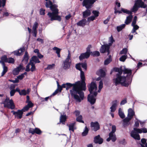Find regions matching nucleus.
Here are the masks:
<instances>
[{
    "instance_id": "f257e3e1",
    "label": "nucleus",
    "mask_w": 147,
    "mask_h": 147,
    "mask_svg": "<svg viewBox=\"0 0 147 147\" xmlns=\"http://www.w3.org/2000/svg\"><path fill=\"white\" fill-rule=\"evenodd\" d=\"M114 71L117 72L113 82L116 86L119 84L126 87L128 86L131 82L133 75L132 70L125 67L122 70L121 68H115Z\"/></svg>"
},
{
    "instance_id": "f03ea898",
    "label": "nucleus",
    "mask_w": 147,
    "mask_h": 147,
    "mask_svg": "<svg viewBox=\"0 0 147 147\" xmlns=\"http://www.w3.org/2000/svg\"><path fill=\"white\" fill-rule=\"evenodd\" d=\"M66 90L73 87L70 90V93L77 102H80L83 99L84 94L82 90L85 91L86 90L85 82L83 83L82 81L81 82L78 81L73 84L66 83Z\"/></svg>"
},
{
    "instance_id": "7ed1b4c3",
    "label": "nucleus",
    "mask_w": 147,
    "mask_h": 147,
    "mask_svg": "<svg viewBox=\"0 0 147 147\" xmlns=\"http://www.w3.org/2000/svg\"><path fill=\"white\" fill-rule=\"evenodd\" d=\"M46 2L45 6L47 7L50 8L53 11L52 13L49 12L47 15L51 19V21L54 20H58L60 22L61 20V18L58 15V9L54 7V5H53L52 3L50 0H45Z\"/></svg>"
},
{
    "instance_id": "20e7f679",
    "label": "nucleus",
    "mask_w": 147,
    "mask_h": 147,
    "mask_svg": "<svg viewBox=\"0 0 147 147\" xmlns=\"http://www.w3.org/2000/svg\"><path fill=\"white\" fill-rule=\"evenodd\" d=\"M97 88L96 83L92 82L88 86V89L90 94L88 95V100L91 105L94 104L95 102L96 99L95 98L97 95L96 91Z\"/></svg>"
},
{
    "instance_id": "39448f33",
    "label": "nucleus",
    "mask_w": 147,
    "mask_h": 147,
    "mask_svg": "<svg viewBox=\"0 0 147 147\" xmlns=\"http://www.w3.org/2000/svg\"><path fill=\"white\" fill-rule=\"evenodd\" d=\"M142 132L144 133H147L146 128L144 127L140 129L134 128V130L131 131L130 135L134 139L139 140L140 138V135L138 134H141Z\"/></svg>"
},
{
    "instance_id": "423d86ee",
    "label": "nucleus",
    "mask_w": 147,
    "mask_h": 147,
    "mask_svg": "<svg viewBox=\"0 0 147 147\" xmlns=\"http://www.w3.org/2000/svg\"><path fill=\"white\" fill-rule=\"evenodd\" d=\"M127 117L123 120V125L124 127L127 125L129 121L132 119L135 115V112L131 109L130 108L128 110Z\"/></svg>"
},
{
    "instance_id": "0eeeda50",
    "label": "nucleus",
    "mask_w": 147,
    "mask_h": 147,
    "mask_svg": "<svg viewBox=\"0 0 147 147\" xmlns=\"http://www.w3.org/2000/svg\"><path fill=\"white\" fill-rule=\"evenodd\" d=\"M71 55L70 51H68V53L66 59L63 61V67L64 69H68L71 64Z\"/></svg>"
},
{
    "instance_id": "6e6552de",
    "label": "nucleus",
    "mask_w": 147,
    "mask_h": 147,
    "mask_svg": "<svg viewBox=\"0 0 147 147\" xmlns=\"http://www.w3.org/2000/svg\"><path fill=\"white\" fill-rule=\"evenodd\" d=\"M2 103L4 105V107H7L11 109H14L15 106L12 99H10L9 97H7L5 100Z\"/></svg>"
},
{
    "instance_id": "1a4fd4ad",
    "label": "nucleus",
    "mask_w": 147,
    "mask_h": 147,
    "mask_svg": "<svg viewBox=\"0 0 147 147\" xmlns=\"http://www.w3.org/2000/svg\"><path fill=\"white\" fill-rule=\"evenodd\" d=\"M137 5H138L140 7L143 8H145L146 7V5L142 1V0H137L136 1L135 5L131 9V12H136L137 11L138 7Z\"/></svg>"
},
{
    "instance_id": "9d476101",
    "label": "nucleus",
    "mask_w": 147,
    "mask_h": 147,
    "mask_svg": "<svg viewBox=\"0 0 147 147\" xmlns=\"http://www.w3.org/2000/svg\"><path fill=\"white\" fill-rule=\"evenodd\" d=\"M110 46L108 44L102 45L100 49V52L102 53L107 52V55H108L110 53Z\"/></svg>"
},
{
    "instance_id": "9b49d317",
    "label": "nucleus",
    "mask_w": 147,
    "mask_h": 147,
    "mask_svg": "<svg viewBox=\"0 0 147 147\" xmlns=\"http://www.w3.org/2000/svg\"><path fill=\"white\" fill-rule=\"evenodd\" d=\"M76 68L77 69L79 70L80 71V77L81 81H83V83L85 82V78L84 72L82 70L80 67V65L79 64H77L76 65Z\"/></svg>"
},
{
    "instance_id": "f8f14e48",
    "label": "nucleus",
    "mask_w": 147,
    "mask_h": 147,
    "mask_svg": "<svg viewBox=\"0 0 147 147\" xmlns=\"http://www.w3.org/2000/svg\"><path fill=\"white\" fill-rule=\"evenodd\" d=\"M11 112L13 113V115H14L16 118L21 119L22 117L23 112L21 110H18L16 112L12 111Z\"/></svg>"
},
{
    "instance_id": "ddd939ff",
    "label": "nucleus",
    "mask_w": 147,
    "mask_h": 147,
    "mask_svg": "<svg viewBox=\"0 0 147 147\" xmlns=\"http://www.w3.org/2000/svg\"><path fill=\"white\" fill-rule=\"evenodd\" d=\"M82 1L83 0H80ZM83 6H85L86 8H90L91 7V3L90 0H84L82 3Z\"/></svg>"
},
{
    "instance_id": "4468645a",
    "label": "nucleus",
    "mask_w": 147,
    "mask_h": 147,
    "mask_svg": "<svg viewBox=\"0 0 147 147\" xmlns=\"http://www.w3.org/2000/svg\"><path fill=\"white\" fill-rule=\"evenodd\" d=\"M91 127L93 128V130L96 131L100 129V126L98 122L96 121L94 122H92L90 123Z\"/></svg>"
},
{
    "instance_id": "2eb2a0df",
    "label": "nucleus",
    "mask_w": 147,
    "mask_h": 147,
    "mask_svg": "<svg viewBox=\"0 0 147 147\" xmlns=\"http://www.w3.org/2000/svg\"><path fill=\"white\" fill-rule=\"evenodd\" d=\"M67 125L69 127V130L70 132L72 131L74 132V130L77 129L76 123L75 122L70 123L69 124H67Z\"/></svg>"
},
{
    "instance_id": "dca6fc26",
    "label": "nucleus",
    "mask_w": 147,
    "mask_h": 147,
    "mask_svg": "<svg viewBox=\"0 0 147 147\" xmlns=\"http://www.w3.org/2000/svg\"><path fill=\"white\" fill-rule=\"evenodd\" d=\"M103 139L100 137V135L96 136L94 138V142L96 144H102L103 142Z\"/></svg>"
},
{
    "instance_id": "f3484780",
    "label": "nucleus",
    "mask_w": 147,
    "mask_h": 147,
    "mask_svg": "<svg viewBox=\"0 0 147 147\" xmlns=\"http://www.w3.org/2000/svg\"><path fill=\"white\" fill-rule=\"evenodd\" d=\"M90 53L86 52L84 53L81 54L79 58L80 60H82L84 59H87L88 58L90 55Z\"/></svg>"
},
{
    "instance_id": "a211bd4d",
    "label": "nucleus",
    "mask_w": 147,
    "mask_h": 147,
    "mask_svg": "<svg viewBox=\"0 0 147 147\" xmlns=\"http://www.w3.org/2000/svg\"><path fill=\"white\" fill-rule=\"evenodd\" d=\"M117 106V100H115L112 102V105L110 108L111 109V112H114L116 109V107Z\"/></svg>"
},
{
    "instance_id": "6ab92c4d",
    "label": "nucleus",
    "mask_w": 147,
    "mask_h": 147,
    "mask_svg": "<svg viewBox=\"0 0 147 147\" xmlns=\"http://www.w3.org/2000/svg\"><path fill=\"white\" fill-rule=\"evenodd\" d=\"M86 22V20L85 19H83L77 22L76 24L78 26L84 27L85 25Z\"/></svg>"
},
{
    "instance_id": "aec40b11",
    "label": "nucleus",
    "mask_w": 147,
    "mask_h": 147,
    "mask_svg": "<svg viewBox=\"0 0 147 147\" xmlns=\"http://www.w3.org/2000/svg\"><path fill=\"white\" fill-rule=\"evenodd\" d=\"M87 9L83 13V17L84 18H86L91 14V10L88 9L89 8Z\"/></svg>"
},
{
    "instance_id": "412c9836",
    "label": "nucleus",
    "mask_w": 147,
    "mask_h": 147,
    "mask_svg": "<svg viewBox=\"0 0 147 147\" xmlns=\"http://www.w3.org/2000/svg\"><path fill=\"white\" fill-rule=\"evenodd\" d=\"M25 48H20L18 51H16L14 52V54L17 56H20L22 54V53L24 52Z\"/></svg>"
},
{
    "instance_id": "4be33fe9",
    "label": "nucleus",
    "mask_w": 147,
    "mask_h": 147,
    "mask_svg": "<svg viewBox=\"0 0 147 147\" xmlns=\"http://www.w3.org/2000/svg\"><path fill=\"white\" fill-rule=\"evenodd\" d=\"M129 15L127 17L125 22V23L126 24L128 25L129 24L131 21L133 16L131 14Z\"/></svg>"
},
{
    "instance_id": "5701e85b",
    "label": "nucleus",
    "mask_w": 147,
    "mask_h": 147,
    "mask_svg": "<svg viewBox=\"0 0 147 147\" xmlns=\"http://www.w3.org/2000/svg\"><path fill=\"white\" fill-rule=\"evenodd\" d=\"M66 120V115H61L60 118V122L57 123L58 124H59L60 123H61L63 124H65V121Z\"/></svg>"
},
{
    "instance_id": "b1692460",
    "label": "nucleus",
    "mask_w": 147,
    "mask_h": 147,
    "mask_svg": "<svg viewBox=\"0 0 147 147\" xmlns=\"http://www.w3.org/2000/svg\"><path fill=\"white\" fill-rule=\"evenodd\" d=\"M118 114L119 116L121 119H123L125 117V115L121 108H119V109Z\"/></svg>"
},
{
    "instance_id": "393cba45",
    "label": "nucleus",
    "mask_w": 147,
    "mask_h": 147,
    "mask_svg": "<svg viewBox=\"0 0 147 147\" xmlns=\"http://www.w3.org/2000/svg\"><path fill=\"white\" fill-rule=\"evenodd\" d=\"M29 59V57L28 53L26 51L25 53V55L24 56V59L22 60L23 62L25 61V63H27L28 62Z\"/></svg>"
},
{
    "instance_id": "a878e982",
    "label": "nucleus",
    "mask_w": 147,
    "mask_h": 147,
    "mask_svg": "<svg viewBox=\"0 0 147 147\" xmlns=\"http://www.w3.org/2000/svg\"><path fill=\"white\" fill-rule=\"evenodd\" d=\"M97 74L101 77H104L105 75V71L102 69H100L97 72Z\"/></svg>"
},
{
    "instance_id": "bb28decb",
    "label": "nucleus",
    "mask_w": 147,
    "mask_h": 147,
    "mask_svg": "<svg viewBox=\"0 0 147 147\" xmlns=\"http://www.w3.org/2000/svg\"><path fill=\"white\" fill-rule=\"evenodd\" d=\"M53 49V50L56 51L55 53L57 54L58 57H61L60 52L61 51V49L56 47H54Z\"/></svg>"
},
{
    "instance_id": "cd10ccee",
    "label": "nucleus",
    "mask_w": 147,
    "mask_h": 147,
    "mask_svg": "<svg viewBox=\"0 0 147 147\" xmlns=\"http://www.w3.org/2000/svg\"><path fill=\"white\" fill-rule=\"evenodd\" d=\"M21 69L20 67H18L14 69L13 71V75H17Z\"/></svg>"
},
{
    "instance_id": "c85d7f7f",
    "label": "nucleus",
    "mask_w": 147,
    "mask_h": 147,
    "mask_svg": "<svg viewBox=\"0 0 147 147\" xmlns=\"http://www.w3.org/2000/svg\"><path fill=\"white\" fill-rule=\"evenodd\" d=\"M31 61L32 62H33L35 63H40V61L38 59L37 56H34L31 58Z\"/></svg>"
},
{
    "instance_id": "c756f323",
    "label": "nucleus",
    "mask_w": 147,
    "mask_h": 147,
    "mask_svg": "<svg viewBox=\"0 0 147 147\" xmlns=\"http://www.w3.org/2000/svg\"><path fill=\"white\" fill-rule=\"evenodd\" d=\"M126 26V24H123L117 27V29L118 32H119L124 29Z\"/></svg>"
},
{
    "instance_id": "7c9ffc66",
    "label": "nucleus",
    "mask_w": 147,
    "mask_h": 147,
    "mask_svg": "<svg viewBox=\"0 0 147 147\" xmlns=\"http://www.w3.org/2000/svg\"><path fill=\"white\" fill-rule=\"evenodd\" d=\"M89 131L88 128L86 126L85 128L84 131L82 132V135L83 136H86L88 134Z\"/></svg>"
},
{
    "instance_id": "2f4dec72",
    "label": "nucleus",
    "mask_w": 147,
    "mask_h": 147,
    "mask_svg": "<svg viewBox=\"0 0 147 147\" xmlns=\"http://www.w3.org/2000/svg\"><path fill=\"white\" fill-rule=\"evenodd\" d=\"M111 134L110 135V134H109V137L111 138V140L112 142H115L116 140V135L115 134Z\"/></svg>"
},
{
    "instance_id": "473e14b6",
    "label": "nucleus",
    "mask_w": 147,
    "mask_h": 147,
    "mask_svg": "<svg viewBox=\"0 0 147 147\" xmlns=\"http://www.w3.org/2000/svg\"><path fill=\"white\" fill-rule=\"evenodd\" d=\"M112 61V59L111 58V56L109 55V58L107 59L104 61V64L105 65H107L109 64Z\"/></svg>"
},
{
    "instance_id": "72a5a7b5",
    "label": "nucleus",
    "mask_w": 147,
    "mask_h": 147,
    "mask_svg": "<svg viewBox=\"0 0 147 147\" xmlns=\"http://www.w3.org/2000/svg\"><path fill=\"white\" fill-rule=\"evenodd\" d=\"M132 26L133 27V28L131 31V33H134L136 32V30L138 29L139 27L137 25H135Z\"/></svg>"
},
{
    "instance_id": "f704fd0d",
    "label": "nucleus",
    "mask_w": 147,
    "mask_h": 147,
    "mask_svg": "<svg viewBox=\"0 0 147 147\" xmlns=\"http://www.w3.org/2000/svg\"><path fill=\"white\" fill-rule=\"evenodd\" d=\"M109 43L108 44L110 46L113 43L115 42V40L113 39V36L111 35L110 37H109Z\"/></svg>"
},
{
    "instance_id": "c9c22d12",
    "label": "nucleus",
    "mask_w": 147,
    "mask_h": 147,
    "mask_svg": "<svg viewBox=\"0 0 147 147\" xmlns=\"http://www.w3.org/2000/svg\"><path fill=\"white\" fill-rule=\"evenodd\" d=\"M82 115H80L78 116L76 118L77 121L80 123H84V121L82 120Z\"/></svg>"
},
{
    "instance_id": "e433bc0d",
    "label": "nucleus",
    "mask_w": 147,
    "mask_h": 147,
    "mask_svg": "<svg viewBox=\"0 0 147 147\" xmlns=\"http://www.w3.org/2000/svg\"><path fill=\"white\" fill-rule=\"evenodd\" d=\"M121 10L124 13L127 14H131V11L128 10L126 9L121 8Z\"/></svg>"
},
{
    "instance_id": "4c0bfd02",
    "label": "nucleus",
    "mask_w": 147,
    "mask_h": 147,
    "mask_svg": "<svg viewBox=\"0 0 147 147\" xmlns=\"http://www.w3.org/2000/svg\"><path fill=\"white\" fill-rule=\"evenodd\" d=\"M3 71L1 73V76H3L8 71L7 67V66L3 67Z\"/></svg>"
},
{
    "instance_id": "58836bf2",
    "label": "nucleus",
    "mask_w": 147,
    "mask_h": 147,
    "mask_svg": "<svg viewBox=\"0 0 147 147\" xmlns=\"http://www.w3.org/2000/svg\"><path fill=\"white\" fill-rule=\"evenodd\" d=\"M32 62L31 61H30L29 63H28V64L26 65V68L25 69V71H26L28 72L30 71V65H31V63Z\"/></svg>"
},
{
    "instance_id": "ea45409f",
    "label": "nucleus",
    "mask_w": 147,
    "mask_h": 147,
    "mask_svg": "<svg viewBox=\"0 0 147 147\" xmlns=\"http://www.w3.org/2000/svg\"><path fill=\"white\" fill-rule=\"evenodd\" d=\"M103 87V82L102 80H100L99 82V86L98 87L99 90L98 91V92H100L101 89Z\"/></svg>"
},
{
    "instance_id": "a19ab883",
    "label": "nucleus",
    "mask_w": 147,
    "mask_h": 147,
    "mask_svg": "<svg viewBox=\"0 0 147 147\" xmlns=\"http://www.w3.org/2000/svg\"><path fill=\"white\" fill-rule=\"evenodd\" d=\"M55 66V64H52L48 65H47V67L45 69L48 70L51 69L53 68Z\"/></svg>"
},
{
    "instance_id": "79ce46f5",
    "label": "nucleus",
    "mask_w": 147,
    "mask_h": 147,
    "mask_svg": "<svg viewBox=\"0 0 147 147\" xmlns=\"http://www.w3.org/2000/svg\"><path fill=\"white\" fill-rule=\"evenodd\" d=\"M31 65V67L30 69V70H31L33 72L36 69V67L35 65V64L33 63V62L32 61Z\"/></svg>"
},
{
    "instance_id": "37998d69",
    "label": "nucleus",
    "mask_w": 147,
    "mask_h": 147,
    "mask_svg": "<svg viewBox=\"0 0 147 147\" xmlns=\"http://www.w3.org/2000/svg\"><path fill=\"white\" fill-rule=\"evenodd\" d=\"M127 58V56L126 55H123L121 57L119 60L121 61L124 62Z\"/></svg>"
},
{
    "instance_id": "c03bdc74",
    "label": "nucleus",
    "mask_w": 147,
    "mask_h": 147,
    "mask_svg": "<svg viewBox=\"0 0 147 147\" xmlns=\"http://www.w3.org/2000/svg\"><path fill=\"white\" fill-rule=\"evenodd\" d=\"M7 62L11 63H13L14 62V60L11 57L8 58Z\"/></svg>"
},
{
    "instance_id": "a18cd8bd",
    "label": "nucleus",
    "mask_w": 147,
    "mask_h": 147,
    "mask_svg": "<svg viewBox=\"0 0 147 147\" xmlns=\"http://www.w3.org/2000/svg\"><path fill=\"white\" fill-rule=\"evenodd\" d=\"M92 55L94 56H98L100 55V53L98 51H95L91 52Z\"/></svg>"
},
{
    "instance_id": "49530a36",
    "label": "nucleus",
    "mask_w": 147,
    "mask_h": 147,
    "mask_svg": "<svg viewBox=\"0 0 147 147\" xmlns=\"http://www.w3.org/2000/svg\"><path fill=\"white\" fill-rule=\"evenodd\" d=\"M112 131L109 133L110 134V135H111V134H114V133L115 132L116 130V127L115 125H113L112 126Z\"/></svg>"
},
{
    "instance_id": "de8ad7c7",
    "label": "nucleus",
    "mask_w": 147,
    "mask_h": 147,
    "mask_svg": "<svg viewBox=\"0 0 147 147\" xmlns=\"http://www.w3.org/2000/svg\"><path fill=\"white\" fill-rule=\"evenodd\" d=\"M20 95H25L27 94L26 91L25 90H22L19 93Z\"/></svg>"
},
{
    "instance_id": "09e8293b",
    "label": "nucleus",
    "mask_w": 147,
    "mask_h": 147,
    "mask_svg": "<svg viewBox=\"0 0 147 147\" xmlns=\"http://www.w3.org/2000/svg\"><path fill=\"white\" fill-rule=\"evenodd\" d=\"M38 23L37 22H35L32 27V30H37L36 29L38 27Z\"/></svg>"
},
{
    "instance_id": "8fccbe9b",
    "label": "nucleus",
    "mask_w": 147,
    "mask_h": 147,
    "mask_svg": "<svg viewBox=\"0 0 147 147\" xmlns=\"http://www.w3.org/2000/svg\"><path fill=\"white\" fill-rule=\"evenodd\" d=\"M136 119L137 120V121L135 122V123L134 125V126L136 127H138L139 125V123H140V120L136 118Z\"/></svg>"
},
{
    "instance_id": "3c124183",
    "label": "nucleus",
    "mask_w": 147,
    "mask_h": 147,
    "mask_svg": "<svg viewBox=\"0 0 147 147\" xmlns=\"http://www.w3.org/2000/svg\"><path fill=\"white\" fill-rule=\"evenodd\" d=\"M1 60L5 62H7V61L8 58H7V56L5 55H4L2 56L1 57Z\"/></svg>"
},
{
    "instance_id": "603ef678",
    "label": "nucleus",
    "mask_w": 147,
    "mask_h": 147,
    "mask_svg": "<svg viewBox=\"0 0 147 147\" xmlns=\"http://www.w3.org/2000/svg\"><path fill=\"white\" fill-rule=\"evenodd\" d=\"M27 102L28 104L27 105L29 108L33 107L34 105L30 101H28Z\"/></svg>"
},
{
    "instance_id": "864d4df0",
    "label": "nucleus",
    "mask_w": 147,
    "mask_h": 147,
    "mask_svg": "<svg viewBox=\"0 0 147 147\" xmlns=\"http://www.w3.org/2000/svg\"><path fill=\"white\" fill-rule=\"evenodd\" d=\"M35 133L38 134H40L41 133V130L38 128H35Z\"/></svg>"
},
{
    "instance_id": "5fc2aeb1",
    "label": "nucleus",
    "mask_w": 147,
    "mask_h": 147,
    "mask_svg": "<svg viewBox=\"0 0 147 147\" xmlns=\"http://www.w3.org/2000/svg\"><path fill=\"white\" fill-rule=\"evenodd\" d=\"M127 49L126 48L123 49L120 52V54H126L127 51Z\"/></svg>"
},
{
    "instance_id": "6e6d98bb",
    "label": "nucleus",
    "mask_w": 147,
    "mask_h": 147,
    "mask_svg": "<svg viewBox=\"0 0 147 147\" xmlns=\"http://www.w3.org/2000/svg\"><path fill=\"white\" fill-rule=\"evenodd\" d=\"M127 102V98H125L123 100H122L121 103L120 105H123Z\"/></svg>"
},
{
    "instance_id": "4d7b16f0",
    "label": "nucleus",
    "mask_w": 147,
    "mask_h": 147,
    "mask_svg": "<svg viewBox=\"0 0 147 147\" xmlns=\"http://www.w3.org/2000/svg\"><path fill=\"white\" fill-rule=\"evenodd\" d=\"M92 13L94 15V16H95V17H98L99 15V12L98 11H93Z\"/></svg>"
},
{
    "instance_id": "13d9d810",
    "label": "nucleus",
    "mask_w": 147,
    "mask_h": 147,
    "mask_svg": "<svg viewBox=\"0 0 147 147\" xmlns=\"http://www.w3.org/2000/svg\"><path fill=\"white\" fill-rule=\"evenodd\" d=\"M95 16H92L89 17L88 18V22H90L91 21H93L95 19Z\"/></svg>"
},
{
    "instance_id": "bf43d9fd",
    "label": "nucleus",
    "mask_w": 147,
    "mask_h": 147,
    "mask_svg": "<svg viewBox=\"0 0 147 147\" xmlns=\"http://www.w3.org/2000/svg\"><path fill=\"white\" fill-rule=\"evenodd\" d=\"M57 86H58V92L59 91V92H61V90H62V88L61 86H60L59 85V83L58 82H57Z\"/></svg>"
},
{
    "instance_id": "052dcab7",
    "label": "nucleus",
    "mask_w": 147,
    "mask_h": 147,
    "mask_svg": "<svg viewBox=\"0 0 147 147\" xmlns=\"http://www.w3.org/2000/svg\"><path fill=\"white\" fill-rule=\"evenodd\" d=\"M141 142L142 144H140V145L142 144L144 145H145V144L146 143V140L145 138H142L141 140Z\"/></svg>"
},
{
    "instance_id": "680f3d73",
    "label": "nucleus",
    "mask_w": 147,
    "mask_h": 147,
    "mask_svg": "<svg viewBox=\"0 0 147 147\" xmlns=\"http://www.w3.org/2000/svg\"><path fill=\"white\" fill-rule=\"evenodd\" d=\"M45 9H43L42 8H41L40 9V14L42 15H44L45 14Z\"/></svg>"
},
{
    "instance_id": "e2e57ef3",
    "label": "nucleus",
    "mask_w": 147,
    "mask_h": 147,
    "mask_svg": "<svg viewBox=\"0 0 147 147\" xmlns=\"http://www.w3.org/2000/svg\"><path fill=\"white\" fill-rule=\"evenodd\" d=\"M111 18V16H109L104 21V23L105 24H107L108 22H109L110 19Z\"/></svg>"
},
{
    "instance_id": "0e129e2a",
    "label": "nucleus",
    "mask_w": 147,
    "mask_h": 147,
    "mask_svg": "<svg viewBox=\"0 0 147 147\" xmlns=\"http://www.w3.org/2000/svg\"><path fill=\"white\" fill-rule=\"evenodd\" d=\"M81 65L82 67L84 68L85 70H86L87 68V64L86 63H84L81 64Z\"/></svg>"
},
{
    "instance_id": "69168bd1",
    "label": "nucleus",
    "mask_w": 147,
    "mask_h": 147,
    "mask_svg": "<svg viewBox=\"0 0 147 147\" xmlns=\"http://www.w3.org/2000/svg\"><path fill=\"white\" fill-rule=\"evenodd\" d=\"M29 108L26 105L25 107H24L21 110H22L23 112H25L26 111H28Z\"/></svg>"
},
{
    "instance_id": "338daca9",
    "label": "nucleus",
    "mask_w": 147,
    "mask_h": 147,
    "mask_svg": "<svg viewBox=\"0 0 147 147\" xmlns=\"http://www.w3.org/2000/svg\"><path fill=\"white\" fill-rule=\"evenodd\" d=\"M32 33L33 36L36 37V36L37 33V30H32Z\"/></svg>"
},
{
    "instance_id": "774afa93",
    "label": "nucleus",
    "mask_w": 147,
    "mask_h": 147,
    "mask_svg": "<svg viewBox=\"0 0 147 147\" xmlns=\"http://www.w3.org/2000/svg\"><path fill=\"white\" fill-rule=\"evenodd\" d=\"M29 132L33 134L35 133V129L32 128H30L29 130Z\"/></svg>"
}]
</instances>
